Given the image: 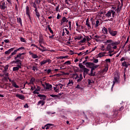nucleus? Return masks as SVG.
<instances>
[{
	"label": "nucleus",
	"mask_w": 130,
	"mask_h": 130,
	"mask_svg": "<svg viewBox=\"0 0 130 130\" xmlns=\"http://www.w3.org/2000/svg\"><path fill=\"white\" fill-rule=\"evenodd\" d=\"M73 85H74V81H73L72 80H69V82L67 84V86H68V87H72Z\"/></svg>",
	"instance_id": "b1692460"
},
{
	"label": "nucleus",
	"mask_w": 130,
	"mask_h": 130,
	"mask_svg": "<svg viewBox=\"0 0 130 130\" xmlns=\"http://www.w3.org/2000/svg\"><path fill=\"white\" fill-rule=\"evenodd\" d=\"M53 124H50V123H48L45 125L46 126V129H49L50 128V126H53Z\"/></svg>",
	"instance_id": "bb28decb"
},
{
	"label": "nucleus",
	"mask_w": 130,
	"mask_h": 130,
	"mask_svg": "<svg viewBox=\"0 0 130 130\" xmlns=\"http://www.w3.org/2000/svg\"><path fill=\"white\" fill-rule=\"evenodd\" d=\"M59 10V5H58V6L56 7V11L58 12Z\"/></svg>",
	"instance_id": "69168bd1"
},
{
	"label": "nucleus",
	"mask_w": 130,
	"mask_h": 130,
	"mask_svg": "<svg viewBox=\"0 0 130 130\" xmlns=\"http://www.w3.org/2000/svg\"><path fill=\"white\" fill-rule=\"evenodd\" d=\"M113 9H114V11H115V12H117V13H120V11H121V6H118L117 8L116 7H113Z\"/></svg>",
	"instance_id": "ddd939ff"
},
{
	"label": "nucleus",
	"mask_w": 130,
	"mask_h": 130,
	"mask_svg": "<svg viewBox=\"0 0 130 130\" xmlns=\"http://www.w3.org/2000/svg\"><path fill=\"white\" fill-rule=\"evenodd\" d=\"M7 5H8V2H7V1H5V0L0 1V9L2 10V11L6 10V9H7Z\"/></svg>",
	"instance_id": "20e7f679"
},
{
	"label": "nucleus",
	"mask_w": 130,
	"mask_h": 130,
	"mask_svg": "<svg viewBox=\"0 0 130 130\" xmlns=\"http://www.w3.org/2000/svg\"><path fill=\"white\" fill-rule=\"evenodd\" d=\"M9 70V65L7 64L4 67V70L3 71H7Z\"/></svg>",
	"instance_id": "37998d69"
},
{
	"label": "nucleus",
	"mask_w": 130,
	"mask_h": 130,
	"mask_svg": "<svg viewBox=\"0 0 130 130\" xmlns=\"http://www.w3.org/2000/svg\"><path fill=\"white\" fill-rule=\"evenodd\" d=\"M32 7H34V8L35 9V10H36V9H37V5H36V4L35 3H33Z\"/></svg>",
	"instance_id": "603ef678"
},
{
	"label": "nucleus",
	"mask_w": 130,
	"mask_h": 130,
	"mask_svg": "<svg viewBox=\"0 0 130 130\" xmlns=\"http://www.w3.org/2000/svg\"><path fill=\"white\" fill-rule=\"evenodd\" d=\"M60 18H61V15H59V13H58L56 19L59 20Z\"/></svg>",
	"instance_id": "8fccbe9b"
},
{
	"label": "nucleus",
	"mask_w": 130,
	"mask_h": 130,
	"mask_svg": "<svg viewBox=\"0 0 130 130\" xmlns=\"http://www.w3.org/2000/svg\"><path fill=\"white\" fill-rule=\"evenodd\" d=\"M67 18L66 17H63L60 20V25H63V23H66V20Z\"/></svg>",
	"instance_id": "393cba45"
},
{
	"label": "nucleus",
	"mask_w": 130,
	"mask_h": 130,
	"mask_svg": "<svg viewBox=\"0 0 130 130\" xmlns=\"http://www.w3.org/2000/svg\"><path fill=\"white\" fill-rule=\"evenodd\" d=\"M76 88L77 89H81V86H80V85L78 84Z\"/></svg>",
	"instance_id": "774afa93"
},
{
	"label": "nucleus",
	"mask_w": 130,
	"mask_h": 130,
	"mask_svg": "<svg viewBox=\"0 0 130 130\" xmlns=\"http://www.w3.org/2000/svg\"><path fill=\"white\" fill-rule=\"evenodd\" d=\"M122 67H125V68H127L128 67V65L126 64V62L124 61L122 63Z\"/></svg>",
	"instance_id": "c9c22d12"
},
{
	"label": "nucleus",
	"mask_w": 130,
	"mask_h": 130,
	"mask_svg": "<svg viewBox=\"0 0 130 130\" xmlns=\"http://www.w3.org/2000/svg\"><path fill=\"white\" fill-rule=\"evenodd\" d=\"M17 22H18V23L20 24L21 26L22 25V19H21V18H17Z\"/></svg>",
	"instance_id": "e433bc0d"
},
{
	"label": "nucleus",
	"mask_w": 130,
	"mask_h": 130,
	"mask_svg": "<svg viewBox=\"0 0 130 130\" xmlns=\"http://www.w3.org/2000/svg\"><path fill=\"white\" fill-rule=\"evenodd\" d=\"M113 41H112V40H107V41L105 42V43H110L111 44L112 42H113Z\"/></svg>",
	"instance_id": "09e8293b"
},
{
	"label": "nucleus",
	"mask_w": 130,
	"mask_h": 130,
	"mask_svg": "<svg viewBox=\"0 0 130 130\" xmlns=\"http://www.w3.org/2000/svg\"><path fill=\"white\" fill-rule=\"evenodd\" d=\"M21 118H22V117H21V116H20L17 117L15 119V121H16L17 120H18V119H21Z\"/></svg>",
	"instance_id": "5fc2aeb1"
},
{
	"label": "nucleus",
	"mask_w": 130,
	"mask_h": 130,
	"mask_svg": "<svg viewBox=\"0 0 130 130\" xmlns=\"http://www.w3.org/2000/svg\"><path fill=\"white\" fill-rule=\"evenodd\" d=\"M120 83V77H119V74L116 73L115 74L114 80L113 81V84L112 86V89L113 88L115 84H119Z\"/></svg>",
	"instance_id": "7ed1b4c3"
},
{
	"label": "nucleus",
	"mask_w": 130,
	"mask_h": 130,
	"mask_svg": "<svg viewBox=\"0 0 130 130\" xmlns=\"http://www.w3.org/2000/svg\"><path fill=\"white\" fill-rule=\"evenodd\" d=\"M45 61L44 60L41 62V66H43V64H45Z\"/></svg>",
	"instance_id": "6e6d98bb"
},
{
	"label": "nucleus",
	"mask_w": 130,
	"mask_h": 130,
	"mask_svg": "<svg viewBox=\"0 0 130 130\" xmlns=\"http://www.w3.org/2000/svg\"><path fill=\"white\" fill-rule=\"evenodd\" d=\"M108 33L111 35V36H113L114 37H115L116 35H117V31L116 30H113L111 27H108Z\"/></svg>",
	"instance_id": "39448f33"
},
{
	"label": "nucleus",
	"mask_w": 130,
	"mask_h": 130,
	"mask_svg": "<svg viewBox=\"0 0 130 130\" xmlns=\"http://www.w3.org/2000/svg\"><path fill=\"white\" fill-rule=\"evenodd\" d=\"M31 70L34 71V72H35V70L37 71H38V67L37 66H33Z\"/></svg>",
	"instance_id": "4c0bfd02"
},
{
	"label": "nucleus",
	"mask_w": 130,
	"mask_h": 130,
	"mask_svg": "<svg viewBox=\"0 0 130 130\" xmlns=\"http://www.w3.org/2000/svg\"><path fill=\"white\" fill-rule=\"evenodd\" d=\"M12 86L14 87V88H19V87L18 86V85H17L16 82H12Z\"/></svg>",
	"instance_id": "f704fd0d"
},
{
	"label": "nucleus",
	"mask_w": 130,
	"mask_h": 130,
	"mask_svg": "<svg viewBox=\"0 0 130 130\" xmlns=\"http://www.w3.org/2000/svg\"><path fill=\"white\" fill-rule=\"evenodd\" d=\"M103 30L104 31V34L106 35L108 34V28L107 29L106 27H104Z\"/></svg>",
	"instance_id": "c756f323"
},
{
	"label": "nucleus",
	"mask_w": 130,
	"mask_h": 130,
	"mask_svg": "<svg viewBox=\"0 0 130 130\" xmlns=\"http://www.w3.org/2000/svg\"><path fill=\"white\" fill-rule=\"evenodd\" d=\"M16 54L14 53V52H12L10 55L8 57V58L11 59L13 57V55H15Z\"/></svg>",
	"instance_id": "c03bdc74"
},
{
	"label": "nucleus",
	"mask_w": 130,
	"mask_h": 130,
	"mask_svg": "<svg viewBox=\"0 0 130 130\" xmlns=\"http://www.w3.org/2000/svg\"><path fill=\"white\" fill-rule=\"evenodd\" d=\"M100 24H101L100 23V21H99V20H97L96 21H95V27L96 28H98V27H99V26H100Z\"/></svg>",
	"instance_id": "cd10ccee"
},
{
	"label": "nucleus",
	"mask_w": 130,
	"mask_h": 130,
	"mask_svg": "<svg viewBox=\"0 0 130 130\" xmlns=\"http://www.w3.org/2000/svg\"><path fill=\"white\" fill-rule=\"evenodd\" d=\"M83 77L84 78H86V76H87V75H89V71H90V70L87 69L86 67L83 69Z\"/></svg>",
	"instance_id": "6e6552de"
},
{
	"label": "nucleus",
	"mask_w": 130,
	"mask_h": 130,
	"mask_svg": "<svg viewBox=\"0 0 130 130\" xmlns=\"http://www.w3.org/2000/svg\"><path fill=\"white\" fill-rule=\"evenodd\" d=\"M31 56H32V58H38V56L36 54H32V55Z\"/></svg>",
	"instance_id": "49530a36"
},
{
	"label": "nucleus",
	"mask_w": 130,
	"mask_h": 130,
	"mask_svg": "<svg viewBox=\"0 0 130 130\" xmlns=\"http://www.w3.org/2000/svg\"><path fill=\"white\" fill-rule=\"evenodd\" d=\"M41 104L42 106H43V105H44V104H45V102H44V101H39L38 103V106H39V105H40Z\"/></svg>",
	"instance_id": "a878e982"
},
{
	"label": "nucleus",
	"mask_w": 130,
	"mask_h": 130,
	"mask_svg": "<svg viewBox=\"0 0 130 130\" xmlns=\"http://www.w3.org/2000/svg\"><path fill=\"white\" fill-rule=\"evenodd\" d=\"M4 42H5V43H9V42H10V40L9 39L5 40Z\"/></svg>",
	"instance_id": "13d9d810"
},
{
	"label": "nucleus",
	"mask_w": 130,
	"mask_h": 130,
	"mask_svg": "<svg viewBox=\"0 0 130 130\" xmlns=\"http://www.w3.org/2000/svg\"><path fill=\"white\" fill-rule=\"evenodd\" d=\"M124 108H123V106H121L119 109H116L114 110V114L116 116L118 114V111H121V110H123Z\"/></svg>",
	"instance_id": "f8f14e48"
},
{
	"label": "nucleus",
	"mask_w": 130,
	"mask_h": 130,
	"mask_svg": "<svg viewBox=\"0 0 130 130\" xmlns=\"http://www.w3.org/2000/svg\"><path fill=\"white\" fill-rule=\"evenodd\" d=\"M24 108H28L29 106L28 105V104H25V105L24 106Z\"/></svg>",
	"instance_id": "680f3d73"
},
{
	"label": "nucleus",
	"mask_w": 130,
	"mask_h": 130,
	"mask_svg": "<svg viewBox=\"0 0 130 130\" xmlns=\"http://www.w3.org/2000/svg\"><path fill=\"white\" fill-rule=\"evenodd\" d=\"M107 71H108V67H105V69H104V71L106 73L107 72Z\"/></svg>",
	"instance_id": "bf43d9fd"
},
{
	"label": "nucleus",
	"mask_w": 130,
	"mask_h": 130,
	"mask_svg": "<svg viewBox=\"0 0 130 130\" xmlns=\"http://www.w3.org/2000/svg\"><path fill=\"white\" fill-rule=\"evenodd\" d=\"M98 67H99V65H96L95 66H93L92 67H91V69L93 70V71H94V70H96V69H97V68H98Z\"/></svg>",
	"instance_id": "79ce46f5"
},
{
	"label": "nucleus",
	"mask_w": 130,
	"mask_h": 130,
	"mask_svg": "<svg viewBox=\"0 0 130 130\" xmlns=\"http://www.w3.org/2000/svg\"><path fill=\"white\" fill-rule=\"evenodd\" d=\"M18 71H19V67L17 66L13 68V72H18Z\"/></svg>",
	"instance_id": "72a5a7b5"
},
{
	"label": "nucleus",
	"mask_w": 130,
	"mask_h": 130,
	"mask_svg": "<svg viewBox=\"0 0 130 130\" xmlns=\"http://www.w3.org/2000/svg\"><path fill=\"white\" fill-rule=\"evenodd\" d=\"M79 67L80 69H82V70L84 69V68H86V67H85L84 66H83V64H82L81 63H80L79 64Z\"/></svg>",
	"instance_id": "58836bf2"
},
{
	"label": "nucleus",
	"mask_w": 130,
	"mask_h": 130,
	"mask_svg": "<svg viewBox=\"0 0 130 130\" xmlns=\"http://www.w3.org/2000/svg\"><path fill=\"white\" fill-rule=\"evenodd\" d=\"M86 26H87L89 29H91L92 27L91 26V25H90V23L89 22V18L86 19Z\"/></svg>",
	"instance_id": "4be33fe9"
},
{
	"label": "nucleus",
	"mask_w": 130,
	"mask_h": 130,
	"mask_svg": "<svg viewBox=\"0 0 130 130\" xmlns=\"http://www.w3.org/2000/svg\"><path fill=\"white\" fill-rule=\"evenodd\" d=\"M38 96L41 100L43 99V100H46V96H45L44 94H38Z\"/></svg>",
	"instance_id": "aec40b11"
},
{
	"label": "nucleus",
	"mask_w": 130,
	"mask_h": 130,
	"mask_svg": "<svg viewBox=\"0 0 130 130\" xmlns=\"http://www.w3.org/2000/svg\"><path fill=\"white\" fill-rule=\"evenodd\" d=\"M111 14H112L113 18H114V17H115V11L111 10Z\"/></svg>",
	"instance_id": "de8ad7c7"
},
{
	"label": "nucleus",
	"mask_w": 130,
	"mask_h": 130,
	"mask_svg": "<svg viewBox=\"0 0 130 130\" xmlns=\"http://www.w3.org/2000/svg\"><path fill=\"white\" fill-rule=\"evenodd\" d=\"M91 24L92 25V29H93V25H95V21L91 20Z\"/></svg>",
	"instance_id": "338daca9"
},
{
	"label": "nucleus",
	"mask_w": 130,
	"mask_h": 130,
	"mask_svg": "<svg viewBox=\"0 0 130 130\" xmlns=\"http://www.w3.org/2000/svg\"><path fill=\"white\" fill-rule=\"evenodd\" d=\"M105 54H106V52H101L98 54V56L100 57H103Z\"/></svg>",
	"instance_id": "c85d7f7f"
},
{
	"label": "nucleus",
	"mask_w": 130,
	"mask_h": 130,
	"mask_svg": "<svg viewBox=\"0 0 130 130\" xmlns=\"http://www.w3.org/2000/svg\"><path fill=\"white\" fill-rule=\"evenodd\" d=\"M96 75V72H94V70L91 69L90 73H89L88 76H90V77H95Z\"/></svg>",
	"instance_id": "f3484780"
},
{
	"label": "nucleus",
	"mask_w": 130,
	"mask_h": 130,
	"mask_svg": "<svg viewBox=\"0 0 130 130\" xmlns=\"http://www.w3.org/2000/svg\"><path fill=\"white\" fill-rule=\"evenodd\" d=\"M82 38H83V37H82V36L77 37V40H81V39H82Z\"/></svg>",
	"instance_id": "0e129e2a"
},
{
	"label": "nucleus",
	"mask_w": 130,
	"mask_h": 130,
	"mask_svg": "<svg viewBox=\"0 0 130 130\" xmlns=\"http://www.w3.org/2000/svg\"><path fill=\"white\" fill-rule=\"evenodd\" d=\"M56 86H59L60 89H62V86H63V85H62V84H60V83H59L58 84H57Z\"/></svg>",
	"instance_id": "4d7b16f0"
},
{
	"label": "nucleus",
	"mask_w": 130,
	"mask_h": 130,
	"mask_svg": "<svg viewBox=\"0 0 130 130\" xmlns=\"http://www.w3.org/2000/svg\"><path fill=\"white\" fill-rule=\"evenodd\" d=\"M50 96L53 98H56V99L59 98V96L56 94H50Z\"/></svg>",
	"instance_id": "7c9ffc66"
},
{
	"label": "nucleus",
	"mask_w": 130,
	"mask_h": 130,
	"mask_svg": "<svg viewBox=\"0 0 130 130\" xmlns=\"http://www.w3.org/2000/svg\"><path fill=\"white\" fill-rule=\"evenodd\" d=\"M39 43L42 44L43 43V36L42 35L39 36Z\"/></svg>",
	"instance_id": "5701e85b"
},
{
	"label": "nucleus",
	"mask_w": 130,
	"mask_h": 130,
	"mask_svg": "<svg viewBox=\"0 0 130 130\" xmlns=\"http://www.w3.org/2000/svg\"><path fill=\"white\" fill-rule=\"evenodd\" d=\"M3 73L4 74V78H3V81L4 82H8L9 81V73L7 72V71H3Z\"/></svg>",
	"instance_id": "0eeeda50"
},
{
	"label": "nucleus",
	"mask_w": 130,
	"mask_h": 130,
	"mask_svg": "<svg viewBox=\"0 0 130 130\" xmlns=\"http://www.w3.org/2000/svg\"><path fill=\"white\" fill-rule=\"evenodd\" d=\"M23 49H25V47H21L19 48H18L16 50H15L13 52L15 53V54H16L17 52H18V51H20V50H23Z\"/></svg>",
	"instance_id": "412c9836"
},
{
	"label": "nucleus",
	"mask_w": 130,
	"mask_h": 130,
	"mask_svg": "<svg viewBox=\"0 0 130 130\" xmlns=\"http://www.w3.org/2000/svg\"><path fill=\"white\" fill-rule=\"evenodd\" d=\"M106 15L107 16V17H108V18L111 17V10L108 11Z\"/></svg>",
	"instance_id": "2f4dec72"
},
{
	"label": "nucleus",
	"mask_w": 130,
	"mask_h": 130,
	"mask_svg": "<svg viewBox=\"0 0 130 130\" xmlns=\"http://www.w3.org/2000/svg\"><path fill=\"white\" fill-rule=\"evenodd\" d=\"M105 61H106V62H109V63H110L111 62V60L110 59L108 58V59H106L105 60Z\"/></svg>",
	"instance_id": "3c124183"
},
{
	"label": "nucleus",
	"mask_w": 130,
	"mask_h": 130,
	"mask_svg": "<svg viewBox=\"0 0 130 130\" xmlns=\"http://www.w3.org/2000/svg\"><path fill=\"white\" fill-rule=\"evenodd\" d=\"M93 61L94 63H98L99 60H98V59H94Z\"/></svg>",
	"instance_id": "864d4df0"
},
{
	"label": "nucleus",
	"mask_w": 130,
	"mask_h": 130,
	"mask_svg": "<svg viewBox=\"0 0 130 130\" xmlns=\"http://www.w3.org/2000/svg\"><path fill=\"white\" fill-rule=\"evenodd\" d=\"M120 42L119 41H115L111 43L110 44H108L107 46V50H111V49H116L117 48V45L119 44Z\"/></svg>",
	"instance_id": "f257e3e1"
},
{
	"label": "nucleus",
	"mask_w": 130,
	"mask_h": 130,
	"mask_svg": "<svg viewBox=\"0 0 130 130\" xmlns=\"http://www.w3.org/2000/svg\"><path fill=\"white\" fill-rule=\"evenodd\" d=\"M72 78L74 80H77V83H80L83 80V75L80 74L79 76V75L77 73H75L72 75Z\"/></svg>",
	"instance_id": "f03ea898"
},
{
	"label": "nucleus",
	"mask_w": 130,
	"mask_h": 130,
	"mask_svg": "<svg viewBox=\"0 0 130 130\" xmlns=\"http://www.w3.org/2000/svg\"><path fill=\"white\" fill-rule=\"evenodd\" d=\"M35 12L36 17L39 19V18H40V13H39L37 9H35Z\"/></svg>",
	"instance_id": "6ab92c4d"
},
{
	"label": "nucleus",
	"mask_w": 130,
	"mask_h": 130,
	"mask_svg": "<svg viewBox=\"0 0 130 130\" xmlns=\"http://www.w3.org/2000/svg\"><path fill=\"white\" fill-rule=\"evenodd\" d=\"M71 64H72V62H71V61H70V60L67 61L66 62H65L64 63V64H67V65H70Z\"/></svg>",
	"instance_id": "a18cd8bd"
},
{
	"label": "nucleus",
	"mask_w": 130,
	"mask_h": 130,
	"mask_svg": "<svg viewBox=\"0 0 130 130\" xmlns=\"http://www.w3.org/2000/svg\"><path fill=\"white\" fill-rule=\"evenodd\" d=\"M26 15L28 16L29 20L31 21V16H30V9L29 8V7L26 6Z\"/></svg>",
	"instance_id": "1a4fd4ad"
},
{
	"label": "nucleus",
	"mask_w": 130,
	"mask_h": 130,
	"mask_svg": "<svg viewBox=\"0 0 130 130\" xmlns=\"http://www.w3.org/2000/svg\"><path fill=\"white\" fill-rule=\"evenodd\" d=\"M34 82H35V78L34 77H32L31 78L30 80V82L28 83V82H26V84H28V85H34Z\"/></svg>",
	"instance_id": "dca6fc26"
},
{
	"label": "nucleus",
	"mask_w": 130,
	"mask_h": 130,
	"mask_svg": "<svg viewBox=\"0 0 130 130\" xmlns=\"http://www.w3.org/2000/svg\"><path fill=\"white\" fill-rule=\"evenodd\" d=\"M20 41H21V42H24V43H26L27 42L26 40H25V39L23 37L20 38Z\"/></svg>",
	"instance_id": "a19ab883"
},
{
	"label": "nucleus",
	"mask_w": 130,
	"mask_h": 130,
	"mask_svg": "<svg viewBox=\"0 0 130 130\" xmlns=\"http://www.w3.org/2000/svg\"><path fill=\"white\" fill-rule=\"evenodd\" d=\"M25 54H26L25 53H20L16 55V58H19V59H23L22 55H25Z\"/></svg>",
	"instance_id": "2eb2a0df"
},
{
	"label": "nucleus",
	"mask_w": 130,
	"mask_h": 130,
	"mask_svg": "<svg viewBox=\"0 0 130 130\" xmlns=\"http://www.w3.org/2000/svg\"><path fill=\"white\" fill-rule=\"evenodd\" d=\"M95 83V81L93 80H88V85H93Z\"/></svg>",
	"instance_id": "473e14b6"
},
{
	"label": "nucleus",
	"mask_w": 130,
	"mask_h": 130,
	"mask_svg": "<svg viewBox=\"0 0 130 130\" xmlns=\"http://www.w3.org/2000/svg\"><path fill=\"white\" fill-rule=\"evenodd\" d=\"M85 66L86 68H89V69H91L93 66H95V64L94 63L90 62H87L85 63Z\"/></svg>",
	"instance_id": "9b49d317"
},
{
	"label": "nucleus",
	"mask_w": 130,
	"mask_h": 130,
	"mask_svg": "<svg viewBox=\"0 0 130 130\" xmlns=\"http://www.w3.org/2000/svg\"><path fill=\"white\" fill-rule=\"evenodd\" d=\"M47 28H48V29L49 30V31L51 30V27H50V25L48 24L47 25Z\"/></svg>",
	"instance_id": "052dcab7"
},
{
	"label": "nucleus",
	"mask_w": 130,
	"mask_h": 130,
	"mask_svg": "<svg viewBox=\"0 0 130 130\" xmlns=\"http://www.w3.org/2000/svg\"><path fill=\"white\" fill-rule=\"evenodd\" d=\"M16 97L18 98L19 99H20L21 100H25V95L19 93H17L15 95Z\"/></svg>",
	"instance_id": "9d476101"
},
{
	"label": "nucleus",
	"mask_w": 130,
	"mask_h": 130,
	"mask_svg": "<svg viewBox=\"0 0 130 130\" xmlns=\"http://www.w3.org/2000/svg\"><path fill=\"white\" fill-rule=\"evenodd\" d=\"M86 40H87L86 38H84L82 40L79 42V43H85V42H86Z\"/></svg>",
	"instance_id": "ea45409f"
},
{
	"label": "nucleus",
	"mask_w": 130,
	"mask_h": 130,
	"mask_svg": "<svg viewBox=\"0 0 130 130\" xmlns=\"http://www.w3.org/2000/svg\"><path fill=\"white\" fill-rule=\"evenodd\" d=\"M14 59L15 60L13 61V63H16V64L19 65V64H22V61H21V59H20L19 58H17V56H14Z\"/></svg>",
	"instance_id": "423d86ee"
},
{
	"label": "nucleus",
	"mask_w": 130,
	"mask_h": 130,
	"mask_svg": "<svg viewBox=\"0 0 130 130\" xmlns=\"http://www.w3.org/2000/svg\"><path fill=\"white\" fill-rule=\"evenodd\" d=\"M14 49H15V48H11V49H9L8 50L5 51V54L7 55H9V54H10V53H11V52H12V51H14Z\"/></svg>",
	"instance_id": "4468645a"
},
{
	"label": "nucleus",
	"mask_w": 130,
	"mask_h": 130,
	"mask_svg": "<svg viewBox=\"0 0 130 130\" xmlns=\"http://www.w3.org/2000/svg\"><path fill=\"white\" fill-rule=\"evenodd\" d=\"M46 90H49V89H51L52 88V85L51 84H49V83H46Z\"/></svg>",
	"instance_id": "a211bd4d"
},
{
	"label": "nucleus",
	"mask_w": 130,
	"mask_h": 130,
	"mask_svg": "<svg viewBox=\"0 0 130 130\" xmlns=\"http://www.w3.org/2000/svg\"><path fill=\"white\" fill-rule=\"evenodd\" d=\"M86 40L87 41H90L91 40V39L90 38V37L86 36Z\"/></svg>",
	"instance_id": "e2e57ef3"
}]
</instances>
